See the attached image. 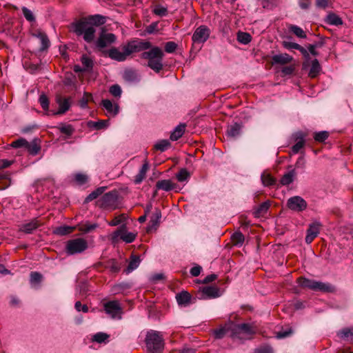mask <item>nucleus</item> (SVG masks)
Listing matches in <instances>:
<instances>
[{"mask_svg":"<svg viewBox=\"0 0 353 353\" xmlns=\"http://www.w3.org/2000/svg\"><path fill=\"white\" fill-rule=\"evenodd\" d=\"M145 343L148 350L151 353H161L164 347L162 335L159 332L154 330L148 332Z\"/></svg>","mask_w":353,"mask_h":353,"instance_id":"20e7f679","label":"nucleus"},{"mask_svg":"<svg viewBox=\"0 0 353 353\" xmlns=\"http://www.w3.org/2000/svg\"><path fill=\"white\" fill-rule=\"evenodd\" d=\"M22 12H23L24 17L26 18V19L27 21H30V22L35 21L34 16L30 10L28 9L26 7H23Z\"/></svg>","mask_w":353,"mask_h":353,"instance_id":"c03bdc74","label":"nucleus"},{"mask_svg":"<svg viewBox=\"0 0 353 353\" xmlns=\"http://www.w3.org/2000/svg\"><path fill=\"white\" fill-rule=\"evenodd\" d=\"M104 190H105V188L104 187H101V188H99L97 189L96 190H94V192L90 193L86 197L85 201L87 202H89V201H92L93 199H97L99 195H101L103 192Z\"/></svg>","mask_w":353,"mask_h":353,"instance_id":"a19ab883","label":"nucleus"},{"mask_svg":"<svg viewBox=\"0 0 353 353\" xmlns=\"http://www.w3.org/2000/svg\"><path fill=\"white\" fill-rule=\"evenodd\" d=\"M74 180L76 181V182L78 184L83 185L85 183H86V181L88 180V176L84 174H81V173L76 174L74 175Z\"/></svg>","mask_w":353,"mask_h":353,"instance_id":"864d4df0","label":"nucleus"},{"mask_svg":"<svg viewBox=\"0 0 353 353\" xmlns=\"http://www.w3.org/2000/svg\"><path fill=\"white\" fill-rule=\"evenodd\" d=\"M170 145V143L168 140L163 139V140L158 141L154 145V148L157 150L163 152V151L166 150L169 148Z\"/></svg>","mask_w":353,"mask_h":353,"instance_id":"4c0bfd02","label":"nucleus"},{"mask_svg":"<svg viewBox=\"0 0 353 353\" xmlns=\"http://www.w3.org/2000/svg\"><path fill=\"white\" fill-rule=\"evenodd\" d=\"M42 280V275L37 272H33L30 274V283L32 285H39Z\"/></svg>","mask_w":353,"mask_h":353,"instance_id":"ea45409f","label":"nucleus"},{"mask_svg":"<svg viewBox=\"0 0 353 353\" xmlns=\"http://www.w3.org/2000/svg\"><path fill=\"white\" fill-rule=\"evenodd\" d=\"M108 338V335L103 333V332H99L97 333L93 336V341L97 342V343H102L106 341Z\"/></svg>","mask_w":353,"mask_h":353,"instance_id":"8fccbe9b","label":"nucleus"},{"mask_svg":"<svg viewBox=\"0 0 353 353\" xmlns=\"http://www.w3.org/2000/svg\"><path fill=\"white\" fill-rule=\"evenodd\" d=\"M233 338L239 340L250 339L256 332L257 327L248 323H242L234 326Z\"/></svg>","mask_w":353,"mask_h":353,"instance_id":"423d86ee","label":"nucleus"},{"mask_svg":"<svg viewBox=\"0 0 353 353\" xmlns=\"http://www.w3.org/2000/svg\"><path fill=\"white\" fill-rule=\"evenodd\" d=\"M321 224L319 222H314L309 225L305 236V242L310 244L318 236L320 232Z\"/></svg>","mask_w":353,"mask_h":353,"instance_id":"f8f14e48","label":"nucleus"},{"mask_svg":"<svg viewBox=\"0 0 353 353\" xmlns=\"http://www.w3.org/2000/svg\"><path fill=\"white\" fill-rule=\"evenodd\" d=\"M240 132L241 125L237 123H234L233 125L228 126L227 130V134L228 137L231 138L237 137L240 134Z\"/></svg>","mask_w":353,"mask_h":353,"instance_id":"a878e982","label":"nucleus"},{"mask_svg":"<svg viewBox=\"0 0 353 353\" xmlns=\"http://www.w3.org/2000/svg\"><path fill=\"white\" fill-rule=\"evenodd\" d=\"M139 263H140L139 258L138 256H133L131 258V260L128 264V266L125 270V272L127 274L130 273L131 272H132L133 270H134L135 269H137L138 268V266L139 265Z\"/></svg>","mask_w":353,"mask_h":353,"instance_id":"473e14b6","label":"nucleus"},{"mask_svg":"<svg viewBox=\"0 0 353 353\" xmlns=\"http://www.w3.org/2000/svg\"><path fill=\"white\" fill-rule=\"evenodd\" d=\"M39 103L44 110H48L49 100L45 94H41L39 97Z\"/></svg>","mask_w":353,"mask_h":353,"instance_id":"3c124183","label":"nucleus"},{"mask_svg":"<svg viewBox=\"0 0 353 353\" xmlns=\"http://www.w3.org/2000/svg\"><path fill=\"white\" fill-rule=\"evenodd\" d=\"M226 334V329L225 327H222L218 330H214V334L215 338L216 339H221L223 338Z\"/></svg>","mask_w":353,"mask_h":353,"instance_id":"bf43d9fd","label":"nucleus"},{"mask_svg":"<svg viewBox=\"0 0 353 353\" xmlns=\"http://www.w3.org/2000/svg\"><path fill=\"white\" fill-rule=\"evenodd\" d=\"M125 220V216L124 214H121L118 216H116L111 221L108 222V225L111 226H116L123 223Z\"/></svg>","mask_w":353,"mask_h":353,"instance_id":"de8ad7c7","label":"nucleus"},{"mask_svg":"<svg viewBox=\"0 0 353 353\" xmlns=\"http://www.w3.org/2000/svg\"><path fill=\"white\" fill-rule=\"evenodd\" d=\"M325 21L327 23L332 26H339L343 23L342 19L334 13L329 14L326 17Z\"/></svg>","mask_w":353,"mask_h":353,"instance_id":"c756f323","label":"nucleus"},{"mask_svg":"<svg viewBox=\"0 0 353 353\" xmlns=\"http://www.w3.org/2000/svg\"><path fill=\"white\" fill-rule=\"evenodd\" d=\"M81 63L83 65V70H88L92 68L93 66V61L92 60L88 57L87 55H83L81 57Z\"/></svg>","mask_w":353,"mask_h":353,"instance_id":"e433bc0d","label":"nucleus"},{"mask_svg":"<svg viewBox=\"0 0 353 353\" xmlns=\"http://www.w3.org/2000/svg\"><path fill=\"white\" fill-rule=\"evenodd\" d=\"M116 41V37L112 33H103L99 37L97 45L99 48H105L107 46L114 43Z\"/></svg>","mask_w":353,"mask_h":353,"instance_id":"4468645a","label":"nucleus"},{"mask_svg":"<svg viewBox=\"0 0 353 353\" xmlns=\"http://www.w3.org/2000/svg\"><path fill=\"white\" fill-rule=\"evenodd\" d=\"M252 37L249 33L240 32L237 34V40L243 44H248L251 41Z\"/></svg>","mask_w":353,"mask_h":353,"instance_id":"c9c22d12","label":"nucleus"},{"mask_svg":"<svg viewBox=\"0 0 353 353\" xmlns=\"http://www.w3.org/2000/svg\"><path fill=\"white\" fill-rule=\"evenodd\" d=\"M288 30L299 38H306V34L303 30L296 25H290L288 26Z\"/></svg>","mask_w":353,"mask_h":353,"instance_id":"7c9ffc66","label":"nucleus"},{"mask_svg":"<svg viewBox=\"0 0 353 353\" xmlns=\"http://www.w3.org/2000/svg\"><path fill=\"white\" fill-rule=\"evenodd\" d=\"M201 271V266H199V265L194 266V267L191 268L190 274L193 276H199L200 274Z\"/></svg>","mask_w":353,"mask_h":353,"instance_id":"69168bd1","label":"nucleus"},{"mask_svg":"<svg viewBox=\"0 0 353 353\" xmlns=\"http://www.w3.org/2000/svg\"><path fill=\"white\" fill-rule=\"evenodd\" d=\"M232 242L236 245H241L244 241V236L241 232H235L232 236Z\"/></svg>","mask_w":353,"mask_h":353,"instance_id":"79ce46f5","label":"nucleus"},{"mask_svg":"<svg viewBox=\"0 0 353 353\" xmlns=\"http://www.w3.org/2000/svg\"><path fill=\"white\" fill-rule=\"evenodd\" d=\"M289 209L295 212H302L307 208V202L299 196L290 197L287 202Z\"/></svg>","mask_w":353,"mask_h":353,"instance_id":"1a4fd4ad","label":"nucleus"},{"mask_svg":"<svg viewBox=\"0 0 353 353\" xmlns=\"http://www.w3.org/2000/svg\"><path fill=\"white\" fill-rule=\"evenodd\" d=\"M90 125L97 129H103L108 125V120H101L97 122H90Z\"/></svg>","mask_w":353,"mask_h":353,"instance_id":"09e8293b","label":"nucleus"},{"mask_svg":"<svg viewBox=\"0 0 353 353\" xmlns=\"http://www.w3.org/2000/svg\"><path fill=\"white\" fill-rule=\"evenodd\" d=\"M296 141L295 145L292 148V151L294 154L298 153L304 146V135L301 132L297 134Z\"/></svg>","mask_w":353,"mask_h":353,"instance_id":"4be33fe9","label":"nucleus"},{"mask_svg":"<svg viewBox=\"0 0 353 353\" xmlns=\"http://www.w3.org/2000/svg\"><path fill=\"white\" fill-rule=\"evenodd\" d=\"M292 59V57L286 53L279 54L272 57V61L274 63L285 64L290 62Z\"/></svg>","mask_w":353,"mask_h":353,"instance_id":"aec40b11","label":"nucleus"},{"mask_svg":"<svg viewBox=\"0 0 353 353\" xmlns=\"http://www.w3.org/2000/svg\"><path fill=\"white\" fill-rule=\"evenodd\" d=\"M220 296L219 290L215 286H207L202 288L201 299L216 298Z\"/></svg>","mask_w":353,"mask_h":353,"instance_id":"2eb2a0df","label":"nucleus"},{"mask_svg":"<svg viewBox=\"0 0 353 353\" xmlns=\"http://www.w3.org/2000/svg\"><path fill=\"white\" fill-rule=\"evenodd\" d=\"M56 101L59 105V110L57 111H50L49 114L57 115V114H63L65 112H67L70 107V104L68 99L63 98L60 96L57 97Z\"/></svg>","mask_w":353,"mask_h":353,"instance_id":"ddd939ff","label":"nucleus"},{"mask_svg":"<svg viewBox=\"0 0 353 353\" xmlns=\"http://www.w3.org/2000/svg\"><path fill=\"white\" fill-rule=\"evenodd\" d=\"M283 46L285 48L289 49V50H291V49L297 50V49L300 48V45L296 43H294V42L284 41Z\"/></svg>","mask_w":353,"mask_h":353,"instance_id":"13d9d810","label":"nucleus"},{"mask_svg":"<svg viewBox=\"0 0 353 353\" xmlns=\"http://www.w3.org/2000/svg\"><path fill=\"white\" fill-rule=\"evenodd\" d=\"M305 159L303 157H300L296 163H295V167L297 168H303L305 167Z\"/></svg>","mask_w":353,"mask_h":353,"instance_id":"338daca9","label":"nucleus"},{"mask_svg":"<svg viewBox=\"0 0 353 353\" xmlns=\"http://www.w3.org/2000/svg\"><path fill=\"white\" fill-rule=\"evenodd\" d=\"M33 35L40 39L42 50H45L49 47L50 41L44 32L39 31L37 33L33 34Z\"/></svg>","mask_w":353,"mask_h":353,"instance_id":"bb28decb","label":"nucleus"},{"mask_svg":"<svg viewBox=\"0 0 353 353\" xmlns=\"http://www.w3.org/2000/svg\"><path fill=\"white\" fill-rule=\"evenodd\" d=\"M163 50L159 47H154L150 51L141 54L143 59H148V66L154 71L159 72L163 68Z\"/></svg>","mask_w":353,"mask_h":353,"instance_id":"7ed1b4c3","label":"nucleus"},{"mask_svg":"<svg viewBox=\"0 0 353 353\" xmlns=\"http://www.w3.org/2000/svg\"><path fill=\"white\" fill-rule=\"evenodd\" d=\"M185 130V124H180L177 125L170 134V139L172 141H176L181 138L184 134Z\"/></svg>","mask_w":353,"mask_h":353,"instance_id":"6ab92c4d","label":"nucleus"},{"mask_svg":"<svg viewBox=\"0 0 353 353\" xmlns=\"http://www.w3.org/2000/svg\"><path fill=\"white\" fill-rule=\"evenodd\" d=\"M254 353H272V349L270 346H263L256 349Z\"/></svg>","mask_w":353,"mask_h":353,"instance_id":"680f3d73","label":"nucleus"},{"mask_svg":"<svg viewBox=\"0 0 353 353\" xmlns=\"http://www.w3.org/2000/svg\"><path fill=\"white\" fill-rule=\"evenodd\" d=\"M75 230V227L72 226H68V225H62L56 228L53 232L55 234L59 235V236H63L68 234H70Z\"/></svg>","mask_w":353,"mask_h":353,"instance_id":"5701e85b","label":"nucleus"},{"mask_svg":"<svg viewBox=\"0 0 353 353\" xmlns=\"http://www.w3.org/2000/svg\"><path fill=\"white\" fill-rule=\"evenodd\" d=\"M136 236L137 234L127 231L126 226L122 225L111 234V240L113 243H117L119 239H121L127 243H130L134 241Z\"/></svg>","mask_w":353,"mask_h":353,"instance_id":"6e6552de","label":"nucleus"},{"mask_svg":"<svg viewBox=\"0 0 353 353\" xmlns=\"http://www.w3.org/2000/svg\"><path fill=\"white\" fill-rule=\"evenodd\" d=\"M26 145H28V141L23 139H18L11 143V146L13 148L26 147Z\"/></svg>","mask_w":353,"mask_h":353,"instance_id":"4d7b16f0","label":"nucleus"},{"mask_svg":"<svg viewBox=\"0 0 353 353\" xmlns=\"http://www.w3.org/2000/svg\"><path fill=\"white\" fill-rule=\"evenodd\" d=\"M104 310L112 318H121V308L118 301H112L105 303Z\"/></svg>","mask_w":353,"mask_h":353,"instance_id":"9b49d317","label":"nucleus"},{"mask_svg":"<svg viewBox=\"0 0 353 353\" xmlns=\"http://www.w3.org/2000/svg\"><path fill=\"white\" fill-rule=\"evenodd\" d=\"M210 33V29L208 27L201 26L195 30L192 39L194 43H204L209 38Z\"/></svg>","mask_w":353,"mask_h":353,"instance_id":"9d476101","label":"nucleus"},{"mask_svg":"<svg viewBox=\"0 0 353 353\" xmlns=\"http://www.w3.org/2000/svg\"><path fill=\"white\" fill-rule=\"evenodd\" d=\"M295 175L296 173L294 170L285 174L281 179V184L284 185L290 184L293 182Z\"/></svg>","mask_w":353,"mask_h":353,"instance_id":"2f4dec72","label":"nucleus"},{"mask_svg":"<svg viewBox=\"0 0 353 353\" xmlns=\"http://www.w3.org/2000/svg\"><path fill=\"white\" fill-rule=\"evenodd\" d=\"M190 177V173L186 169H181L176 174V178L179 182H187Z\"/></svg>","mask_w":353,"mask_h":353,"instance_id":"72a5a7b5","label":"nucleus"},{"mask_svg":"<svg viewBox=\"0 0 353 353\" xmlns=\"http://www.w3.org/2000/svg\"><path fill=\"white\" fill-rule=\"evenodd\" d=\"M154 12L157 14V15H159V16H164L167 13V9L163 8V7H161V6H157L154 9Z\"/></svg>","mask_w":353,"mask_h":353,"instance_id":"052dcab7","label":"nucleus"},{"mask_svg":"<svg viewBox=\"0 0 353 353\" xmlns=\"http://www.w3.org/2000/svg\"><path fill=\"white\" fill-rule=\"evenodd\" d=\"M176 44L173 41H169L165 43V50L168 53H172L176 49Z\"/></svg>","mask_w":353,"mask_h":353,"instance_id":"6e6d98bb","label":"nucleus"},{"mask_svg":"<svg viewBox=\"0 0 353 353\" xmlns=\"http://www.w3.org/2000/svg\"><path fill=\"white\" fill-rule=\"evenodd\" d=\"M75 309L78 311H82L83 312H88V307L86 305H82L81 302L77 301L75 303Z\"/></svg>","mask_w":353,"mask_h":353,"instance_id":"e2e57ef3","label":"nucleus"},{"mask_svg":"<svg viewBox=\"0 0 353 353\" xmlns=\"http://www.w3.org/2000/svg\"><path fill=\"white\" fill-rule=\"evenodd\" d=\"M332 0H316V5L319 8H325L332 3Z\"/></svg>","mask_w":353,"mask_h":353,"instance_id":"0e129e2a","label":"nucleus"},{"mask_svg":"<svg viewBox=\"0 0 353 353\" xmlns=\"http://www.w3.org/2000/svg\"><path fill=\"white\" fill-rule=\"evenodd\" d=\"M298 283L301 287L308 288L314 291L330 292L334 290V288L329 283H323L306 278H299Z\"/></svg>","mask_w":353,"mask_h":353,"instance_id":"39448f33","label":"nucleus"},{"mask_svg":"<svg viewBox=\"0 0 353 353\" xmlns=\"http://www.w3.org/2000/svg\"><path fill=\"white\" fill-rule=\"evenodd\" d=\"M292 333L291 329H289L288 331H281L279 332L276 334V337L278 339H283L288 336Z\"/></svg>","mask_w":353,"mask_h":353,"instance_id":"774afa93","label":"nucleus"},{"mask_svg":"<svg viewBox=\"0 0 353 353\" xmlns=\"http://www.w3.org/2000/svg\"><path fill=\"white\" fill-rule=\"evenodd\" d=\"M57 129L62 133L67 136V137H70L74 132V129L72 125L70 124L60 123L59 126H57Z\"/></svg>","mask_w":353,"mask_h":353,"instance_id":"cd10ccee","label":"nucleus"},{"mask_svg":"<svg viewBox=\"0 0 353 353\" xmlns=\"http://www.w3.org/2000/svg\"><path fill=\"white\" fill-rule=\"evenodd\" d=\"M105 23L104 17L95 14L83 18L71 26V30L78 36H83V39L90 43L93 41L96 32L95 27Z\"/></svg>","mask_w":353,"mask_h":353,"instance_id":"f257e3e1","label":"nucleus"},{"mask_svg":"<svg viewBox=\"0 0 353 353\" xmlns=\"http://www.w3.org/2000/svg\"><path fill=\"white\" fill-rule=\"evenodd\" d=\"M149 169V164L148 162H145L143 164L141 168L140 169L139 173L137 174L134 179V183L136 184H139L145 179L146 172Z\"/></svg>","mask_w":353,"mask_h":353,"instance_id":"412c9836","label":"nucleus"},{"mask_svg":"<svg viewBox=\"0 0 353 353\" xmlns=\"http://www.w3.org/2000/svg\"><path fill=\"white\" fill-rule=\"evenodd\" d=\"M151 48L149 41L133 40L128 42L122 48V51L118 48H113L108 51V56L117 61H123L128 57L134 52H141Z\"/></svg>","mask_w":353,"mask_h":353,"instance_id":"f03ea898","label":"nucleus"},{"mask_svg":"<svg viewBox=\"0 0 353 353\" xmlns=\"http://www.w3.org/2000/svg\"><path fill=\"white\" fill-rule=\"evenodd\" d=\"M39 225V223L38 221L34 219V220L31 221L29 223L23 224L21 226V230L26 233H30L34 230L37 228Z\"/></svg>","mask_w":353,"mask_h":353,"instance_id":"c85d7f7f","label":"nucleus"},{"mask_svg":"<svg viewBox=\"0 0 353 353\" xmlns=\"http://www.w3.org/2000/svg\"><path fill=\"white\" fill-rule=\"evenodd\" d=\"M270 207L268 202H264L261 203L254 211V215L256 217H259L265 214Z\"/></svg>","mask_w":353,"mask_h":353,"instance_id":"f704fd0d","label":"nucleus"},{"mask_svg":"<svg viewBox=\"0 0 353 353\" xmlns=\"http://www.w3.org/2000/svg\"><path fill=\"white\" fill-rule=\"evenodd\" d=\"M26 148L28 149V152L32 154H37L40 150V147L35 142H32L30 143L28 142V145H26Z\"/></svg>","mask_w":353,"mask_h":353,"instance_id":"37998d69","label":"nucleus"},{"mask_svg":"<svg viewBox=\"0 0 353 353\" xmlns=\"http://www.w3.org/2000/svg\"><path fill=\"white\" fill-rule=\"evenodd\" d=\"M97 226L98 225L97 224L85 223V224H83V225L79 226V230L82 232L88 233V232L94 230L95 228H97Z\"/></svg>","mask_w":353,"mask_h":353,"instance_id":"a18cd8bd","label":"nucleus"},{"mask_svg":"<svg viewBox=\"0 0 353 353\" xmlns=\"http://www.w3.org/2000/svg\"><path fill=\"white\" fill-rule=\"evenodd\" d=\"M337 336L343 341L353 340V327H344L337 332Z\"/></svg>","mask_w":353,"mask_h":353,"instance_id":"f3484780","label":"nucleus"},{"mask_svg":"<svg viewBox=\"0 0 353 353\" xmlns=\"http://www.w3.org/2000/svg\"><path fill=\"white\" fill-rule=\"evenodd\" d=\"M321 68L317 59H314L311 63L309 71V76L312 78L316 77L321 72Z\"/></svg>","mask_w":353,"mask_h":353,"instance_id":"393cba45","label":"nucleus"},{"mask_svg":"<svg viewBox=\"0 0 353 353\" xmlns=\"http://www.w3.org/2000/svg\"><path fill=\"white\" fill-rule=\"evenodd\" d=\"M261 181L264 185L270 186L274 183V178L268 173H263L261 174Z\"/></svg>","mask_w":353,"mask_h":353,"instance_id":"58836bf2","label":"nucleus"},{"mask_svg":"<svg viewBox=\"0 0 353 353\" xmlns=\"http://www.w3.org/2000/svg\"><path fill=\"white\" fill-rule=\"evenodd\" d=\"M92 98L90 94L85 93L83 97L80 100L79 105L82 108H85L87 107L88 103L89 100Z\"/></svg>","mask_w":353,"mask_h":353,"instance_id":"5fc2aeb1","label":"nucleus"},{"mask_svg":"<svg viewBox=\"0 0 353 353\" xmlns=\"http://www.w3.org/2000/svg\"><path fill=\"white\" fill-rule=\"evenodd\" d=\"M174 184L170 180H161L157 183V188L165 191H170L174 189Z\"/></svg>","mask_w":353,"mask_h":353,"instance_id":"b1692460","label":"nucleus"},{"mask_svg":"<svg viewBox=\"0 0 353 353\" xmlns=\"http://www.w3.org/2000/svg\"><path fill=\"white\" fill-rule=\"evenodd\" d=\"M88 248V242L83 238L70 240L65 245L67 254L73 255L84 252Z\"/></svg>","mask_w":353,"mask_h":353,"instance_id":"0eeeda50","label":"nucleus"},{"mask_svg":"<svg viewBox=\"0 0 353 353\" xmlns=\"http://www.w3.org/2000/svg\"><path fill=\"white\" fill-rule=\"evenodd\" d=\"M109 91L110 93L115 97H120L122 92L121 87L117 84L112 85Z\"/></svg>","mask_w":353,"mask_h":353,"instance_id":"49530a36","label":"nucleus"},{"mask_svg":"<svg viewBox=\"0 0 353 353\" xmlns=\"http://www.w3.org/2000/svg\"><path fill=\"white\" fill-rule=\"evenodd\" d=\"M176 299L179 305L187 306L191 303V295L185 291H183L176 295Z\"/></svg>","mask_w":353,"mask_h":353,"instance_id":"a211bd4d","label":"nucleus"},{"mask_svg":"<svg viewBox=\"0 0 353 353\" xmlns=\"http://www.w3.org/2000/svg\"><path fill=\"white\" fill-rule=\"evenodd\" d=\"M328 137V133L326 131L319 132L315 134L314 139L316 141L323 142Z\"/></svg>","mask_w":353,"mask_h":353,"instance_id":"603ef678","label":"nucleus"},{"mask_svg":"<svg viewBox=\"0 0 353 353\" xmlns=\"http://www.w3.org/2000/svg\"><path fill=\"white\" fill-rule=\"evenodd\" d=\"M103 108L107 111V113L111 116H115L119 112V105L113 104L109 99H103L102 101Z\"/></svg>","mask_w":353,"mask_h":353,"instance_id":"dca6fc26","label":"nucleus"}]
</instances>
